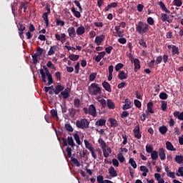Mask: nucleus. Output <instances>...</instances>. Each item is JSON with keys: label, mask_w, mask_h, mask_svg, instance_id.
I'll list each match as a JSON object with an SVG mask.
<instances>
[{"label": "nucleus", "mask_w": 183, "mask_h": 183, "mask_svg": "<svg viewBox=\"0 0 183 183\" xmlns=\"http://www.w3.org/2000/svg\"><path fill=\"white\" fill-rule=\"evenodd\" d=\"M160 99H168V94L165 92H161L159 94Z\"/></svg>", "instance_id": "8fccbe9b"}, {"label": "nucleus", "mask_w": 183, "mask_h": 183, "mask_svg": "<svg viewBox=\"0 0 183 183\" xmlns=\"http://www.w3.org/2000/svg\"><path fill=\"white\" fill-rule=\"evenodd\" d=\"M41 81L43 82H46V76L48 78V85H52L54 84V79L52 78V74L49 73V70L46 69L45 71L43 69L39 70Z\"/></svg>", "instance_id": "f257e3e1"}, {"label": "nucleus", "mask_w": 183, "mask_h": 183, "mask_svg": "<svg viewBox=\"0 0 183 183\" xmlns=\"http://www.w3.org/2000/svg\"><path fill=\"white\" fill-rule=\"evenodd\" d=\"M98 142H99V144H100V147H101L102 151H103L104 149H106V148H107V143L105 142V141H104L103 139H99L98 140Z\"/></svg>", "instance_id": "b1692460"}, {"label": "nucleus", "mask_w": 183, "mask_h": 183, "mask_svg": "<svg viewBox=\"0 0 183 183\" xmlns=\"http://www.w3.org/2000/svg\"><path fill=\"white\" fill-rule=\"evenodd\" d=\"M162 62V56H158L156 59L157 65H159Z\"/></svg>", "instance_id": "0e129e2a"}, {"label": "nucleus", "mask_w": 183, "mask_h": 183, "mask_svg": "<svg viewBox=\"0 0 183 183\" xmlns=\"http://www.w3.org/2000/svg\"><path fill=\"white\" fill-rule=\"evenodd\" d=\"M42 18L46 24V26H48V25H49V19H48V13H44L42 15Z\"/></svg>", "instance_id": "c9c22d12"}, {"label": "nucleus", "mask_w": 183, "mask_h": 183, "mask_svg": "<svg viewBox=\"0 0 183 183\" xmlns=\"http://www.w3.org/2000/svg\"><path fill=\"white\" fill-rule=\"evenodd\" d=\"M102 85L103 88H104L105 91H107V92H112V90L111 89V84H109L108 81H104Z\"/></svg>", "instance_id": "6ab92c4d"}, {"label": "nucleus", "mask_w": 183, "mask_h": 183, "mask_svg": "<svg viewBox=\"0 0 183 183\" xmlns=\"http://www.w3.org/2000/svg\"><path fill=\"white\" fill-rule=\"evenodd\" d=\"M74 108H81V100L78 98H75L74 100Z\"/></svg>", "instance_id": "72a5a7b5"}, {"label": "nucleus", "mask_w": 183, "mask_h": 183, "mask_svg": "<svg viewBox=\"0 0 183 183\" xmlns=\"http://www.w3.org/2000/svg\"><path fill=\"white\" fill-rule=\"evenodd\" d=\"M97 101L101 104L102 108H105V107H107V101L104 99L99 97L97 98Z\"/></svg>", "instance_id": "f704fd0d"}, {"label": "nucleus", "mask_w": 183, "mask_h": 183, "mask_svg": "<svg viewBox=\"0 0 183 183\" xmlns=\"http://www.w3.org/2000/svg\"><path fill=\"white\" fill-rule=\"evenodd\" d=\"M89 115L93 117V118L97 117V107H95V105L91 104L89 107Z\"/></svg>", "instance_id": "423d86ee"}, {"label": "nucleus", "mask_w": 183, "mask_h": 183, "mask_svg": "<svg viewBox=\"0 0 183 183\" xmlns=\"http://www.w3.org/2000/svg\"><path fill=\"white\" fill-rule=\"evenodd\" d=\"M118 42H119V44H122L124 45V44H127V39H125L124 37L119 38L118 39Z\"/></svg>", "instance_id": "774afa93"}, {"label": "nucleus", "mask_w": 183, "mask_h": 183, "mask_svg": "<svg viewBox=\"0 0 183 183\" xmlns=\"http://www.w3.org/2000/svg\"><path fill=\"white\" fill-rule=\"evenodd\" d=\"M158 5L160 6L162 11H163V12H166V14H171V11L168 10V9H167V6H165V4H164V2L162 1H159L158 3Z\"/></svg>", "instance_id": "dca6fc26"}, {"label": "nucleus", "mask_w": 183, "mask_h": 183, "mask_svg": "<svg viewBox=\"0 0 183 183\" xmlns=\"http://www.w3.org/2000/svg\"><path fill=\"white\" fill-rule=\"evenodd\" d=\"M166 148L167 149H168V151H175L174 145H172V143H171V142H166Z\"/></svg>", "instance_id": "2f4dec72"}, {"label": "nucleus", "mask_w": 183, "mask_h": 183, "mask_svg": "<svg viewBox=\"0 0 183 183\" xmlns=\"http://www.w3.org/2000/svg\"><path fill=\"white\" fill-rule=\"evenodd\" d=\"M63 89H65V87H64V86H62L61 84H57L54 89L55 95H58L59 94V92H62Z\"/></svg>", "instance_id": "f3484780"}, {"label": "nucleus", "mask_w": 183, "mask_h": 183, "mask_svg": "<svg viewBox=\"0 0 183 183\" xmlns=\"http://www.w3.org/2000/svg\"><path fill=\"white\" fill-rule=\"evenodd\" d=\"M133 132H134L135 138H137V139H141V138L142 137V135L141 134V130L139 129V125H137L134 127Z\"/></svg>", "instance_id": "0eeeda50"}, {"label": "nucleus", "mask_w": 183, "mask_h": 183, "mask_svg": "<svg viewBox=\"0 0 183 183\" xmlns=\"http://www.w3.org/2000/svg\"><path fill=\"white\" fill-rule=\"evenodd\" d=\"M151 158L152 160H157L158 159V152L154 150L152 153H151Z\"/></svg>", "instance_id": "79ce46f5"}, {"label": "nucleus", "mask_w": 183, "mask_h": 183, "mask_svg": "<svg viewBox=\"0 0 183 183\" xmlns=\"http://www.w3.org/2000/svg\"><path fill=\"white\" fill-rule=\"evenodd\" d=\"M139 45L143 46V48H147V42H145L144 39H139Z\"/></svg>", "instance_id": "4d7b16f0"}, {"label": "nucleus", "mask_w": 183, "mask_h": 183, "mask_svg": "<svg viewBox=\"0 0 183 183\" xmlns=\"http://www.w3.org/2000/svg\"><path fill=\"white\" fill-rule=\"evenodd\" d=\"M76 34L77 35H84V34H85V27L84 26H79L76 29Z\"/></svg>", "instance_id": "5701e85b"}, {"label": "nucleus", "mask_w": 183, "mask_h": 183, "mask_svg": "<svg viewBox=\"0 0 183 183\" xmlns=\"http://www.w3.org/2000/svg\"><path fill=\"white\" fill-rule=\"evenodd\" d=\"M84 145L86 149H89V151H92L94 149V147H92V144L89 143L87 140H84Z\"/></svg>", "instance_id": "c756f323"}, {"label": "nucleus", "mask_w": 183, "mask_h": 183, "mask_svg": "<svg viewBox=\"0 0 183 183\" xmlns=\"http://www.w3.org/2000/svg\"><path fill=\"white\" fill-rule=\"evenodd\" d=\"M76 127L80 129H86L89 128V122L86 119H81L76 122Z\"/></svg>", "instance_id": "20e7f679"}, {"label": "nucleus", "mask_w": 183, "mask_h": 183, "mask_svg": "<svg viewBox=\"0 0 183 183\" xmlns=\"http://www.w3.org/2000/svg\"><path fill=\"white\" fill-rule=\"evenodd\" d=\"M153 107H154V103H152V102H149L147 103V111L150 114H154V110L152 109Z\"/></svg>", "instance_id": "a878e982"}, {"label": "nucleus", "mask_w": 183, "mask_h": 183, "mask_svg": "<svg viewBox=\"0 0 183 183\" xmlns=\"http://www.w3.org/2000/svg\"><path fill=\"white\" fill-rule=\"evenodd\" d=\"M74 3L79 8V11L82 12V6H81V3H79V1L75 0Z\"/></svg>", "instance_id": "6e6d98bb"}, {"label": "nucleus", "mask_w": 183, "mask_h": 183, "mask_svg": "<svg viewBox=\"0 0 183 183\" xmlns=\"http://www.w3.org/2000/svg\"><path fill=\"white\" fill-rule=\"evenodd\" d=\"M173 115L175 118H177V119H179V121H183V112L179 113V112L175 111L173 113Z\"/></svg>", "instance_id": "412c9836"}, {"label": "nucleus", "mask_w": 183, "mask_h": 183, "mask_svg": "<svg viewBox=\"0 0 183 183\" xmlns=\"http://www.w3.org/2000/svg\"><path fill=\"white\" fill-rule=\"evenodd\" d=\"M149 31V25L144 21H139L136 24V32L139 35H144V34H147Z\"/></svg>", "instance_id": "f03ea898"}, {"label": "nucleus", "mask_w": 183, "mask_h": 183, "mask_svg": "<svg viewBox=\"0 0 183 183\" xmlns=\"http://www.w3.org/2000/svg\"><path fill=\"white\" fill-rule=\"evenodd\" d=\"M55 51H56V46H51L48 53H47V55L49 56H51V55H54L55 54Z\"/></svg>", "instance_id": "bb28decb"}, {"label": "nucleus", "mask_w": 183, "mask_h": 183, "mask_svg": "<svg viewBox=\"0 0 183 183\" xmlns=\"http://www.w3.org/2000/svg\"><path fill=\"white\" fill-rule=\"evenodd\" d=\"M117 158H118L119 162H124V161H125V157H124V156L121 154H119L117 155Z\"/></svg>", "instance_id": "338daca9"}, {"label": "nucleus", "mask_w": 183, "mask_h": 183, "mask_svg": "<svg viewBox=\"0 0 183 183\" xmlns=\"http://www.w3.org/2000/svg\"><path fill=\"white\" fill-rule=\"evenodd\" d=\"M71 61H78L79 59V55L71 54L69 56Z\"/></svg>", "instance_id": "ea45409f"}, {"label": "nucleus", "mask_w": 183, "mask_h": 183, "mask_svg": "<svg viewBox=\"0 0 183 183\" xmlns=\"http://www.w3.org/2000/svg\"><path fill=\"white\" fill-rule=\"evenodd\" d=\"M22 9H24V12H26V4H25V2H22L19 8V11L20 12H22Z\"/></svg>", "instance_id": "c03bdc74"}, {"label": "nucleus", "mask_w": 183, "mask_h": 183, "mask_svg": "<svg viewBox=\"0 0 183 183\" xmlns=\"http://www.w3.org/2000/svg\"><path fill=\"white\" fill-rule=\"evenodd\" d=\"M109 174L112 178H115L116 177H118V173H117V170H115V168L114 167H110L109 169Z\"/></svg>", "instance_id": "2eb2a0df"}, {"label": "nucleus", "mask_w": 183, "mask_h": 183, "mask_svg": "<svg viewBox=\"0 0 183 183\" xmlns=\"http://www.w3.org/2000/svg\"><path fill=\"white\" fill-rule=\"evenodd\" d=\"M56 81H61V71H56L54 74Z\"/></svg>", "instance_id": "69168bd1"}, {"label": "nucleus", "mask_w": 183, "mask_h": 183, "mask_svg": "<svg viewBox=\"0 0 183 183\" xmlns=\"http://www.w3.org/2000/svg\"><path fill=\"white\" fill-rule=\"evenodd\" d=\"M168 107V102L166 101H162V111H167Z\"/></svg>", "instance_id": "de8ad7c7"}, {"label": "nucleus", "mask_w": 183, "mask_h": 183, "mask_svg": "<svg viewBox=\"0 0 183 183\" xmlns=\"http://www.w3.org/2000/svg\"><path fill=\"white\" fill-rule=\"evenodd\" d=\"M127 117H129V112H128L127 111H124L122 112V114H121V118H127Z\"/></svg>", "instance_id": "e2e57ef3"}, {"label": "nucleus", "mask_w": 183, "mask_h": 183, "mask_svg": "<svg viewBox=\"0 0 183 183\" xmlns=\"http://www.w3.org/2000/svg\"><path fill=\"white\" fill-rule=\"evenodd\" d=\"M107 107L109 109H115V104H114V102L109 99H107Z\"/></svg>", "instance_id": "c85d7f7f"}, {"label": "nucleus", "mask_w": 183, "mask_h": 183, "mask_svg": "<svg viewBox=\"0 0 183 183\" xmlns=\"http://www.w3.org/2000/svg\"><path fill=\"white\" fill-rule=\"evenodd\" d=\"M147 25H151V26L155 25V21L152 17H148L147 19Z\"/></svg>", "instance_id": "49530a36"}, {"label": "nucleus", "mask_w": 183, "mask_h": 183, "mask_svg": "<svg viewBox=\"0 0 183 183\" xmlns=\"http://www.w3.org/2000/svg\"><path fill=\"white\" fill-rule=\"evenodd\" d=\"M118 78L121 81H123V79H127V78H128V74L127 73H125V71H121L118 74Z\"/></svg>", "instance_id": "aec40b11"}, {"label": "nucleus", "mask_w": 183, "mask_h": 183, "mask_svg": "<svg viewBox=\"0 0 183 183\" xmlns=\"http://www.w3.org/2000/svg\"><path fill=\"white\" fill-rule=\"evenodd\" d=\"M159 132L162 135H165L166 132H168V128H167V126H162L159 128Z\"/></svg>", "instance_id": "7c9ffc66"}, {"label": "nucleus", "mask_w": 183, "mask_h": 183, "mask_svg": "<svg viewBox=\"0 0 183 183\" xmlns=\"http://www.w3.org/2000/svg\"><path fill=\"white\" fill-rule=\"evenodd\" d=\"M168 59H169V56H168V54H164L162 56L164 64H167V62H168Z\"/></svg>", "instance_id": "052dcab7"}, {"label": "nucleus", "mask_w": 183, "mask_h": 183, "mask_svg": "<svg viewBox=\"0 0 183 183\" xmlns=\"http://www.w3.org/2000/svg\"><path fill=\"white\" fill-rule=\"evenodd\" d=\"M104 41H105V35L101 34L100 36H96L94 42L98 46H99V45H101Z\"/></svg>", "instance_id": "6e6552de"}, {"label": "nucleus", "mask_w": 183, "mask_h": 183, "mask_svg": "<svg viewBox=\"0 0 183 183\" xmlns=\"http://www.w3.org/2000/svg\"><path fill=\"white\" fill-rule=\"evenodd\" d=\"M74 141H76L78 145H81V139L79 138V134L78 133H75L74 134Z\"/></svg>", "instance_id": "a19ab883"}, {"label": "nucleus", "mask_w": 183, "mask_h": 183, "mask_svg": "<svg viewBox=\"0 0 183 183\" xmlns=\"http://www.w3.org/2000/svg\"><path fill=\"white\" fill-rule=\"evenodd\" d=\"M64 128L68 132H74V127H72L69 124H66L64 125Z\"/></svg>", "instance_id": "58836bf2"}, {"label": "nucleus", "mask_w": 183, "mask_h": 183, "mask_svg": "<svg viewBox=\"0 0 183 183\" xmlns=\"http://www.w3.org/2000/svg\"><path fill=\"white\" fill-rule=\"evenodd\" d=\"M16 6H18V0H15L14 1L13 4H11L12 12H14L15 11V9L16 8Z\"/></svg>", "instance_id": "bf43d9fd"}, {"label": "nucleus", "mask_w": 183, "mask_h": 183, "mask_svg": "<svg viewBox=\"0 0 183 183\" xmlns=\"http://www.w3.org/2000/svg\"><path fill=\"white\" fill-rule=\"evenodd\" d=\"M67 143L68 145H69V147H71L72 148L75 147V142H74V139L72 138V137H67Z\"/></svg>", "instance_id": "cd10ccee"}, {"label": "nucleus", "mask_w": 183, "mask_h": 183, "mask_svg": "<svg viewBox=\"0 0 183 183\" xmlns=\"http://www.w3.org/2000/svg\"><path fill=\"white\" fill-rule=\"evenodd\" d=\"M95 78H97V73H92L89 75V81L91 82L95 81Z\"/></svg>", "instance_id": "13d9d810"}, {"label": "nucleus", "mask_w": 183, "mask_h": 183, "mask_svg": "<svg viewBox=\"0 0 183 183\" xmlns=\"http://www.w3.org/2000/svg\"><path fill=\"white\" fill-rule=\"evenodd\" d=\"M124 104L123 105L122 109L124 111H127V109H129L132 108V103L131 102V100L129 99H126L124 101Z\"/></svg>", "instance_id": "9b49d317"}, {"label": "nucleus", "mask_w": 183, "mask_h": 183, "mask_svg": "<svg viewBox=\"0 0 183 183\" xmlns=\"http://www.w3.org/2000/svg\"><path fill=\"white\" fill-rule=\"evenodd\" d=\"M122 68H124V64L122 63H118L115 66L114 69H115V71H119V69H122Z\"/></svg>", "instance_id": "3c124183"}, {"label": "nucleus", "mask_w": 183, "mask_h": 183, "mask_svg": "<svg viewBox=\"0 0 183 183\" xmlns=\"http://www.w3.org/2000/svg\"><path fill=\"white\" fill-rule=\"evenodd\" d=\"M129 164L132 166V167L135 169H137V162L134 159V158H130L129 160Z\"/></svg>", "instance_id": "a18cd8bd"}, {"label": "nucleus", "mask_w": 183, "mask_h": 183, "mask_svg": "<svg viewBox=\"0 0 183 183\" xmlns=\"http://www.w3.org/2000/svg\"><path fill=\"white\" fill-rule=\"evenodd\" d=\"M159 157L161 161H165L167 159V155L165 154V149L164 148L159 149Z\"/></svg>", "instance_id": "f8f14e48"}, {"label": "nucleus", "mask_w": 183, "mask_h": 183, "mask_svg": "<svg viewBox=\"0 0 183 183\" xmlns=\"http://www.w3.org/2000/svg\"><path fill=\"white\" fill-rule=\"evenodd\" d=\"M38 56H39L38 55V54L36 53L34 55H32L33 64H35V65L38 64Z\"/></svg>", "instance_id": "09e8293b"}, {"label": "nucleus", "mask_w": 183, "mask_h": 183, "mask_svg": "<svg viewBox=\"0 0 183 183\" xmlns=\"http://www.w3.org/2000/svg\"><path fill=\"white\" fill-rule=\"evenodd\" d=\"M66 152H67V157H69V158H72V149L71 147H67Z\"/></svg>", "instance_id": "603ef678"}, {"label": "nucleus", "mask_w": 183, "mask_h": 183, "mask_svg": "<svg viewBox=\"0 0 183 183\" xmlns=\"http://www.w3.org/2000/svg\"><path fill=\"white\" fill-rule=\"evenodd\" d=\"M105 124H107V120L104 119H100L96 122L95 125H97V127H104Z\"/></svg>", "instance_id": "4be33fe9"}, {"label": "nucleus", "mask_w": 183, "mask_h": 183, "mask_svg": "<svg viewBox=\"0 0 183 183\" xmlns=\"http://www.w3.org/2000/svg\"><path fill=\"white\" fill-rule=\"evenodd\" d=\"M173 4L175 6H181L182 5V0H174Z\"/></svg>", "instance_id": "5fc2aeb1"}, {"label": "nucleus", "mask_w": 183, "mask_h": 183, "mask_svg": "<svg viewBox=\"0 0 183 183\" xmlns=\"http://www.w3.org/2000/svg\"><path fill=\"white\" fill-rule=\"evenodd\" d=\"M88 91L90 95L97 96L102 94V87H101L99 84L92 83L90 86H89Z\"/></svg>", "instance_id": "7ed1b4c3"}, {"label": "nucleus", "mask_w": 183, "mask_h": 183, "mask_svg": "<svg viewBox=\"0 0 183 183\" xmlns=\"http://www.w3.org/2000/svg\"><path fill=\"white\" fill-rule=\"evenodd\" d=\"M17 27L19 31V36H22V35H24V31H25L26 28L24 26V24H22V23H19V24L17 25Z\"/></svg>", "instance_id": "a211bd4d"}, {"label": "nucleus", "mask_w": 183, "mask_h": 183, "mask_svg": "<svg viewBox=\"0 0 183 183\" xmlns=\"http://www.w3.org/2000/svg\"><path fill=\"white\" fill-rule=\"evenodd\" d=\"M50 114L53 118H56V119H59V117H58V112L54 109L50 111Z\"/></svg>", "instance_id": "e433bc0d"}, {"label": "nucleus", "mask_w": 183, "mask_h": 183, "mask_svg": "<svg viewBox=\"0 0 183 183\" xmlns=\"http://www.w3.org/2000/svg\"><path fill=\"white\" fill-rule=\"evenodd\" d=\"M71 161L76 167H81V163L78 161V159L74 157H71Z\"/></svg>", "instance_id": "37998d69"}, {"label": "nucleus", "mask_w": 183, "mask_h": 183, "mask_svg": "<svg viewBox=\"0 0 183 183\" xmlns=\"http://www.w3.org/2000/svg\"><path fill=\"white\" fill-rule=\"evenodd\" d=\"M160 19L162 22H168V24H172V21L174 19L173 15H168L165 13H162L160 15Z\"/></svg>", "instance_id": "39448f33"}, {"label": "nucleus", "mask_w": 183, "mask_h": 183, "mask_svg": "<svg viewBox=\"0 0 183 183\" xmlns=\"http://www.w3.org/2000/svg\"><path fill=\"white\" fill-rule=\"evenodd\" d=\"M134 104L137 108H141L142 107L141 102H139L138 99H134Z\"/></svg>", "instance_id": "680f3d73"}, {"label": "nucleus", "mask_w": 183, "mask_h": 183, "mask_svg": "<svg viewBox=\"0 0 183 183\" xmlns=\"http://www.w3.org/2000/svg\"><path fill=\"white\" fill-rule=\"evenodd\" d=\"M71 92V89L69 87H67L64 89V91L61 92V95H62L64 99H68L71 95L69 93Z\"/></svg>", "instance_id": "9d476101"}, {"label": "nucleus", "mask_w": 183, "mask_h": 183, "mask_svg": "<svg viewBox=\"0 0 183 183\" xmlns=\"http://www.w3.org/2000/svg\"><path fill=\"white\" fill-rule=\"evenodd\" d=\"M56 25L59 26H64L65 25V21L59 19L56 20Z\"/></svg>", "instance_id": "864d4df0"}, {"label": "nucleus", "mask_w": 183, "mask_h": 183, "mask_svg": "<svg viewBox=\"0 0 183 183\" xmlns=\"http://www.w3.org/2000/svg\"><path fill=\"white\" fill-rule=\"evenodd\" d=\"M172 55H179V49H178V46H173L172 47Z\"/></svg>", "instance_id": "4c0bfd02"}, {"label": "nucleus", "mask_w": 183, "mask_h": 183, "mask_svg": "<svg viewBox=\"0 0 183 183\" xmlns=\"http://www.w3.org/2000/svg\"><path fill=\"white\" fill-rule=\"evenodd\" d=\"M133 62H134V72H138V70L141 69V64L139 62V59H134Z\"/></svg>", "instance_id": "4468645a"}, {"label": "nucleus", "mask_w": 183, "mask_h": 183, "mask_svg": "<svg viewBox=\"0 0 183 183\" xmlns=\"http://www.w3.org/2000/svg\"><path fill=\"white\" fill-rule=\"evenodd\" d=\"M175 162L177 164H182L183 162V156L182 155H177L174 158Z\"/></svg>", "instance_id": "473e14b6"}, {"label": "nucleus", "mask_w": 183, "mask_h": 183, "mask_svg": "<svg viewBox=\"0 0 183 183\" xmlns=\"http://www.w3.org/2000/svg\"><path fill=\"white\" fill-rule=\"evenodd\" d=\"M109 122H110V127L117 128L118 127V122L115 119H109Z\"/></svg>", "instance_id": "393cba45"}, {"label": "nucleus", "mask_w": 183, "mask_h": 183, "mask_svg": "<svg viewBox=\"0 0 183 183\" xmlns=\"http://www.w3.org/2000/svg\"><path fill=\"white\" fill-rule=\"evenodd\" d=\"M55 38L56 41H61V44H64L66 41V35L65 34H61V35L56 34Z\"/></svg>", "instance_id": "1a4fd4ad"}, {"label": "nucleus", "mask_w": 183, "mask_h": 183, "mask_svg": "<svg viewBox=\"0 0 183 183\" xmlns=\"http://www.w3.org/2000/svg\"><path fill=\"white\" fill-rule=\"evenodd\" d=\"M67 32L69 34V36H70V38H75V36H76V33L75 32V28L74 27H69L67 29Z\"/></svg>", "instance_id": "ddd939ff"}]
</instances>
